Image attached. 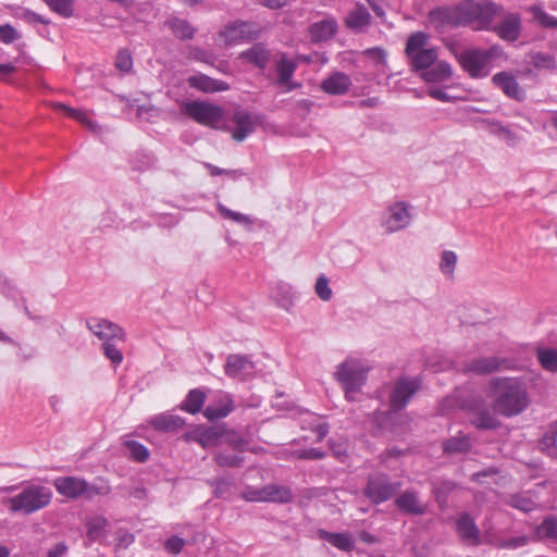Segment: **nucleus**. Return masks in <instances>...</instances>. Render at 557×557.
<instances>
[{"mask_svg":"<svg viewBox=\"0 0 557 557\" xmlns=\"http://www.w3.org/2000/svg\"><path fill=\"white\" fill-rule=\"evenodd\" d=\"M22 18L26 21L27 23H40L44 25H49L50 20L46 18L45 16L34 12L30 9H24L22 12Z\"/></svg>","mask_w":557,"mask_h":557,"instance_id":"62","label":"nucleus"},{"mask_svg":"<svg viewBox=\"0 0 557 557\" xmlns=\"http://www.w3.org/2000/svg\"><path fill=\"white\" fill-rule=\"evenodd\" d=\"M413 71H426L433 65L437 59V51L435 48H426L408 55Z\"/></svg>","mask_w":557,"mask_h":557,"instance_id":"33","label":"nucleus"},{"mask_svg":"<svg viewBox=\"0 0 557 557\" xmlns=\"http://www.w3.org/2000/svg\"><path fill=\"white\" fill-rule=\"evenodd\" d=\"M214 460L220 467L238 468L243 465L244 457L237 454L216 453Z\"/></svg>","mask_w":557,"mask_h":557,"instance_id":"48","label":"nucleus"},{"mask_svg":"<svg viewBox=\"0 0 557 557\" xmlns=\"http://www.w3.org/2000/svg\"><path fill=\"white\" fill-rule=\"evenodd\" d=\"M337 32L338 23L333 16L311 23L308 27L309 39L314 45L331 40Z\"/></svg>","mask_w":557,"mask_h":557,"instance_id":"18","label":"nucleus"},{"mask_svg":"<svg viewBox=\"0 0 557 557\" xmlns=\"http://www.w3.org/2000/svg\"><path fill=\"white\" fill-rule=\"evenodd\" d=\"M363 54L373 60L376 65H384L386 62V51L381 47L368 48L363 51Z\"/></svg>","mask_w":557,"mask_h":557,"instance_id":"60","label":"nucleus"},{"mask_svg":"<svg viewBox=\"0 0 557 557\" xmlns=\"http://www.w3.org/2000/svg\"><path fill=\"white\" fill-rule=\"evenodd\" d=\"M225 433L224 425L208 426L198 433V443L205 447H215L223 444Z\"/></svg>","mask_w":557,"mask_h":557,"instance_id":"31","label":"nucleus"},{"mask_svg":"<svg viewBox=\"0 0 557 557\" xmlns=\"http://www.w3.org/2000/svg\"><path fill=\"white\" fill-rule=\"evenodd\" d=\"M187 83L189 87L203 92H216L230 89V85L226 82L212 78L205 74L189 76Z\"/></svg>","mask_w":557,"mask_h":557,"instance_id":"26","label":"nucleus"},{"mask_svg":"<svg viewBox=\"0 0 557 557\" xmlns=\"http://www.w3.org/2000/svg\"><path fill=\"white\" fill-rule=\"evenodd\" d=\"M410 222V213L404 202H397L389 207V216L385 222L389 232L405 228Z\"/></svg>","mask_w":557,"mask_h":557,"instance_id":"29","label":"nucleus"},{"mask_svg":"<svg viewBox=\"0 0 557 557\" xmlns=\"http://www.w3.org/2000/svg\"><path fill=\"white\" fill-rule=\"evenodd\" d=\"M238 59L252 64L259 70H265L271 59V50L264 42H256L250 48L242 51Z\"/></svg>","mask_w":557,"mask_h":557,"instance_id":"21","label":"nucleus"},{"mask_svg":"<svg viewBox=\"0 0 557 557\" xmlns=\"http://www.w3.org/2000/svg\"><path fill=\"white\" fill-rule=\"evenodd\" d=\"M529 542H530V537L529 536L520 535V536H515V537H511V539L500 540L498 542V547L499 548H505V549H517V548H520V547H523V546L528 545Z\"/></svg>","mask_w":557,"mask_h":557,"instance_id":"53","label":"nucleus"},{"mask_svg":"<svg viewBox=\"0 0 557 557\" xmlns=\"http://www.w3.org/2000/svg\"><path fill=\"white\" fill-rule=\"evenodd\" d=\"M472 448V442L469 435H458L446 440L443 443V450L445 454H466Z\"/></svg>","mask_w":557,"mask_h":557,"instance_id":"34","label":"nucleus"},{"mask_svg":"<svg viewBox=\"0 0 557 557\" xmlns=\"http://www.w3.org/2000/svg\"><path fill=\"white\" fill-rule=\"evenodd\" d=\"M210 484L214 487V495L219 498H223L228 493L232 482L228 478L219 476L211 480Z\"/></svg>","mask_w":557,"mask_h":557,"instance_id":"54","label":"nucleus"},{"mask_svg":"<svg viewBox=\"0 0 557 557\" xmlns=\"http://www.w3.org/2000/svg\"><path fill=\"white\" fill-rule=\"evenodd\" d=\"M111 493L109 481L103 478H96L92 482L87 481L85 497L92 499L96 496H107Z\"/></svg>","mask_w":557,"mask_h":557,"instance_id":"42","label":"nucleus"},{"mask_svg":"<svg viewBox=\"0 0 557 557\" xmlns=\"http://www.w3.org/2000/svg\"><path fill=\"white\" fill-rule=\"evenodd\" d=\"M125 447L129 454V456L137 462H145L149 458L148 448L134 440H129L125 442Z\"/></svg>","mask_w":557,"mask_h":557,"instance_id":"46","label":"nucleus"},{"mask_svg":"<svg viewBox=\"0 0 557 557\" xmlns=\"http://www.w3.org/2000/svg\"><path fill=\"white\" fill-rule=\"evenodd\" d=\"M515 361L504 357H480L465 362L463 371L476 375H486L500 370L513 369Z\"/></svg>","mask_w":557,"mask_h":557,"instance_id":"11","label":"nucleus"},{"mask_svg":"<svg viewBox=\"0 0 557 557\" xmlns=\"http://www.w3.org/2000/svg\"><path fill=\"white\" fill-rule=\"evenodd\" d=\"M461 408L469 414L471 425L480 431H494L502 424L482 395L465 398Z\"/></svg>","mask_w":557,"mask_h":557,"instance_id":"4","label":"nucleus"},{"mask_svg":"<svg viewBox=\"0 0 557 557\" xmlns=\"http://www.w3.org/2000/svg\"><path fill=\"white\" fill-rule=\"evenodd\" d=\"M453 70L449 63L441 61L431 65L423 74L422 77L426 82L437 83L450 78Z\"/></svg>","mask_w":557,"mask_h":557,"instance_id":"35","label":"nucleus"},{"mask_svg":"<svg viewBox=\"0 0 557 557\" xmlns=\"http://www.w3.org/2000/svg\"><path fill=\"white\" fill-rule=\"evenodd\" d=\"M115 66L122 72H129L133 67V58L128 50L121 49L116 54Z\"/></svg>","mask_w":557,"mask_h":557,"instance_id":"55","label":"nucleus"},{"mask_svg":"<svg viewBox=\"0 0 557 557\" xmlns=\"http://www.w3.org/2000/svg\"><path fill=\"white\" fill-rule=\"evenodd\" d=\"M352 83L349 75L344 72H333L326 78H324L320 88L323 92L331 96H343L348 92Z\"/></svg>","mask_w":557,"mask_h":557,"instance_id":"22","label":"nucleus"},{"mask_svg":"<svg viewBox=\"0 0 557 557\" xmlns=\"http://www.w3.org/2000/svg\"><path fill=\"white\" fill-rule=\"evenodd\" d=\"M87 327L94 333L99 339L104 342L125 341V332L117 324L106 320L91 318L86 322Z\"/></svg>","mask_w":557,"mask_h":557,"instance_id":"14","label":"nucleus"},{"mask_svg":"<svg viewBox=\"0 0 557 557\" xmlns=\"http://www.w3.org/2000/svg\"><path fill=\"white\" fill-rule=\"evenodd\" d=\"M314 289L319 298L323 301H327L332 298V289L329 286V278L324 274H321L318 277Z\"/></svg>","mask_w":557,"mask_h":557,"instance_id":"51","label":"nucleus"},{"mask_svg":"<svg viewBox=\"0 0 557 557\" xmlns=\"http://www.w3.org/2000/svg\"><path fill=\"white\" fill-rule=\"evenodd\" d=\"M191 54L194 55V58L197 61H201V62H205V63H210L213 60L212 53H210L207 50H205L202 48H199V47L193 48L191 49Z\"/></svg>","mask_w":557,"mask_h":557,"instance_id":"64","label":"nucleus"},{"mask_svg":"<svg viewBox=\"0 0 557 557\" xmlns=\"http://www.w3.org/2000/svg\"><path fill=\"white\" fill-rule=\"evenodd\" d=\"M494 55V48L487 50L466 49L457 55V59L470 77L482 78L488 75V64Z\"/></svg>","mask_w":557,"mask_h":557,"instance_id":"8","label":"nucleus"},{"mask_svg":"<svg viewBox=\"0 0 557 557\" xmlns=\"http://www.w3.org/2000/svg\"><path fill=\"white\" fill-rule=\"evenodd\" d=\"M20 38V33L11 24L0 25V41L8 45Z\"/></svg>","mask_w":557,"mask_h":557,"instance_id":"57","label":"nucleus"},{"mask_svg":"<svg viewBox=\"0 0 557 557\" xmlns=\"http://www.w3.org/2000/svg\"><path fill=\"white\" fill-rule=\"evenodd\" d=\"M53 486L60 495L69 499H77L85 496L87 481L84 478L73 475L59 476L53 480Z\"/></svg>","mask_w":557,"mask_h":557,"instance_id":"16","label":"nucleus"},{"mask_svg":"<svg viewBox=\"0 0 557 557\" xmlns=\"http://www.w3.org/2000/svg\"><path fill=\"white\" fill-rule=\"evenodd\" d=\"M233 122L235 128L232 132V137L238 143L244 141L255 131V123L248 112H234Z\"/></svg>","mask_w":557,"mask_h":557,"instance_id":"30","label":"nucleus"},{"mask_svg":"<svg viewBox=\"0 0 557 557\" xmlns=\"http://www.w3.org/2000/svg\"><path fill=\"white\" fill-rule=\"evenodd\" d=\"M521 17L517 13L506 14L500 23L494 27V32L504 40L513 42L521 34Z\"/></svg>","mask_w":557,"mask_h":557,"instance_id":"23","label":"nucleus"},{"mask_svg":"<svg viewBox=\"0 0 557 557\" xmlns=\"http://www.w3.org/2000/svg\"><path fill=\"white\" fill-rule=\"evenodd\" d=\"M488 386L493 410L503 417H516L529 406L525 384L518 377H493Z\"/></svg>","mask_w":557,"mask_h":557,"instance_id":"2","label":"nucleus"},{"mask_svg":"<svg viewBox=\"0 0 557 557\" xmlns=\"http://www.w3.org/2000/svg\"><path fill=\"white\" fill-rule=\"evenodd\" d=\"M261 30L256 24L236 20L220 30V37L226 46H233L240 41L256 40L260 37Z\"/></svg>","mask_w":557,"mask_h":557,"instance_id":"10","label":"nucleus"},{"mask_svg":"<svg viewBox=\"0 0 557 557\" xmlns=\"http://www.w3.org/2000/svg\"><path fill=\"white\" fill-rule=\"evenodd\" d=\"M537 532L544 537L557 540V518L554 516L545 517L539 525Z\"/></svg>","mask_w":557,"mask_h":557,"instance_id":"50","label":"nucleus"},{"mask_svg":"<svg viewBox=\"0 0 557 557\" xmlns=\"http://www.w3.org/2000/svg\"><path fill=\"white\" fill-rule=\"evenodd\" d=\"M149 424L156 431L174 433L185 425V420L176 414L159 413L149 419Z\"/></svg>","mask_w":557,"mask_h":557,"instance_id":"27","label":"nucleus"},{"mask_svg":"<svg viewBox=\"0 0 557 557\" xmlns=\"http://www.w3.org/2000/svg\"><path fill=\"white\" fill-rule=\"evenodd\" d=\"M255 368L250 356L232 354L226 357L224 373L231 379L245 380L255 372Z\"/></svg>","mask_w":557,"mask_h":557,"instance_id":"15","label":"nucleus"},{"mask_svg":"<svg viewBox=\"0 0 557 557\" xmlns=\"http://www.w3.org/2000/svg\"><path fill=\"white\" fill-rule=\"evenodd\" d=\"M507 505L522 512H531L536 508L535 502L528 493L510 494L506 500Z\"/></svg>","mask_w":557,"mask_h":557,"instance_id":"39","label":"nucleus"},{"mask_svg":"<svg viewBox=\"0 0 557 557\" xmlns=\"http://www.w3.org/2000/svg\"><path fill=\"white\" fill-rule=\"evenodd\" d=\"M492 83L510 99L522 102L527 98L525 91L520 87L516 76L510 72L502 71L494 74Z\"/></svg>","mask_w":557,"mask_h":557,"instance_id":"17","label":"nucleus"},{"mask_svg":"<svg viewBox=\"0 0 557 557\" xmlns=\"http://www.w3.org/2000/svg\"><path fill=\"white\" fill-rule=\"evenodd\" d=\"M532 63L536 69H552L555 67V59L544 52H536L532 55Z\"/></svg>","mask_w":557,"mask_h":557,"instance_id":"56","label":"nucleus"},{"mask_svg":"<svg viewBox=\"0 0 557 557\" xmlns=\"http://www.w3.org/2000/svg\"><path fill=\"white\" fill-rule=\"evenodd\" d=\"M297 457L301 460H321L326 457V453L320 448L311 447L299 450Z\"/></svg>","mask_w":557,"mask_h":557,"instance_id":"61","label":"nucleus"},{"mask_svg":"<svg viewBox=\"0 0 557 557\" xmlns=\"http://www.w3.org/2000/svg\"><path fill=\"white\" fill-rule=\"evenodd\" d=\"M205 400L206 394L201 389H190L181 404V409L191 414L198 413L202 409Z\"/></svg>","mask_w":557,"mask_h":557,"instance_id":"37","label":"nucleus"},{"mask_svg":"<svg viewBox=\"0 0 557 557\" xmlns=\"http://www.w3.org/2000/svg\"><path fill=\"white\" fill-rule=\"evenodd\" d=\"M104 356L113 363L120 364L123 361V354L113 342H104L102 344Z\"/></svg>","mask_w":557,"mask_h":557,"instance_id":"52","label":"nucleus"},{"mask_svg":"<svg viewBox=\"0 0 557 557\" xmlns=\"http://www.w3.org/2000/svg\"><path fill=\"white\" fill-rule=\"evenodd\" d=\"M541 449L549 456L557 451V438L546 432L540 440Z\"/></svg>","mask_w":557,"mask_h":557,"instance_id":"58","label":"nucleus"},{"mask_svg":"<svg viewBox=\"0 0 557 557\" xmlns=\"http://www.w3.org/2000/svg\"><path fill=\"white\" fill-rule=\"evenodd\" d=\"M422 380L419 376L399 377L388 397L389 409L393 413L401 411L407 407L411 397L421 389Z\"/></svg>","mask_w":557,"mask_h":557,"instance_id":"9","label":"nucleus"},{"mask_svg":"<svg viewBox=\"0 0 557 557\" xmlns=\"http://www.w3.org/2000/svg\"><path fill=\"white\" fill-rule=\"evenodd\" d=\"M431 492L434 499L441 509H444L448 504V498L454 491L459 487V484L448 479H430Z\"/></svg>","mask_w":557,"mask_h":557,"instance_id":"25","label":"nucleus"},{"mask_svg":"<svg viewBox=\"0 0 557 557\" xmlns=\"http://www.w3.org/2000/svg\"><path fill=\"white\" fill-rule=\"evenodd\" d=\"M372 23V16L362 3H357L344 18V25L355 34L363 33Z\"/></svg>","mask_w":557,"mask_h":557,"instance_id":"20","label":"nucleus"},{"mask_svg":"<svg viewBox=\"0 0 557 557\" xmlns=\"http://www.w3.org/2000/svg\"><path fill=\"white\" fill-rule=\"evenodd\" d=\"M182 112L198 124L214 128L224 119L222 107L203 100L185 101L182 104Z\"/></svg>","mask_w":557,"mask_h":557,"instance_id":"7","label":"nucleus"},{"mask_svg":"<svg viewBox=\"0 0 557 557\" xmlns=\"http://www.w3.org/2000/svg\"><path fill=\"white\" fill-rule=\"evenodd\" d=\"M223 444H227L232 448H234L240 453H244L245 450L248 449L247 447L249 445V440L247 437H245L244 435L239 434L238 432L233 431V430H227L225 428Z\"/></svg>","mask_w":557,"mask_h":557,"instance_id":"43","label":"nucleus"},{"mask_svg":"<svg viewBox=\"0 0 557 557\" xmlns=\"http://www.w3.org/2000/svg\"><path fill=\"white\" fill-rule=\"evenodd\" d=\"M1 293L10 299H15L17 289L13 282L9 278H3V283L0 285Z\"/></svg>","mask_w":557,"mask_h":557,"instance_id":"63","label":"nucleus"},{"mask_svg":"<svg viewBox=\"0 0 557 557\" xmlns=\"http://www.w3.org/2000/svg\"><path fill=\"white\" fill-rule=\"evenodd\" d=\"M184 546H185L184 539H182L177 535H172L169 539H166V541L164 542V549L168 553H171L174 555L180 554L183 550Z\"/></svg>","mask_w":557,"mask_h":557,"instance_id":"59","label":"nucleus"},{"mask_svg":"<svg viewBox=\"0 0 557 557\" xmlns=\"http://www.w3.org/2000/svg\"><path fill=\"white\" fill-rule=\"evenodd\" d=\"M108 524V519L102 516L90 518L86 523L88 539L92 542L101 541L106 535Z\"/></svg>","mask_w":557,"mask_h":557,"instance_id":"38","label":"nucleus"},{"mask_svg":"<svg viewBox=\"0 0 557 557\" xmlns=\"http://www.w3.org/2000/svg\"><path fill=\"white\" fill-rule=\"evenodd\" d=\"M394 504L398 511L406 516H423L428 507L420 499V494L414 488H407L397 494Z\"/></svg>","mask_w":557,"mask_h":557,"instance_id":"12","label":"nucleus"},{"mask_svg":"<svg viewBox=\"0 0 557 557\" xmlns=\"http://www.w3.org/2000/svg\"><path fill=\"white\" fill-rule=\"evenodd\" d=\"M428 41V35L424 32H416L412 33L406 42V54L411 55L412 53L417 51L424 50V46Z\"/></svg>","mask_w":557,"mask_h":557,"instance_id":"44","label":"nucleus"},{"mask_svg":"<svg viewBox=\"0 0 557 557\" xmlns=\"http://www.w3.org/2000/svg\"><path fill=\"white\" fill-rule=\"evenodd\" d=\"M51 11L62 17H71L74 13V0H45Z\"/></svg>","mask_w":557,"mask_h":557,"instance_id":"45","label":"nucleus"},{"mask_svg":"<svg viewBox=\"0 0 557 557\" xmlns=\"http://www.w3.org/2000/svg\"><path fill=\"white\" fill-rule=\"evenodd\" d=\"M456 532L459 539L467 545L478 546L481 544V532L474 521V518L462 512L456 521Z\"/></svg>","mask_w":557,"mask_h":557,"instance_id":"19","label":"nucleus"},{"mask_svg":"<svg viewBox=\"0 0 557 557\" xmlns=\"http://www.w3.org/2000/svg\"><path fill=\"white\" fill-rule=\"evenodd\" d=\"M216 209L223 219L232 220L238 224H244V225L251 223V219L248 215L237 212V211H233L222 203H219Z\"/></svg>","mask_w":557,"mask_h":557,"instance_id":"49","label":"nucleus"},{"mask_svg":"<svg viewBox=\"0 0 557 557\" xmlns=\"http://www.w3.org/2000/svg\"><path fill=\"white\" fill-rule=\"evenodd\" d=\"M234 409L232 396L230 394H220L213 403H210L205 408L203 416L209 421H214L227 417Z\"/></svg>","mask_w":557,"mask_h":557,"instance_id":"24","label":"nucleus"},{"mask_svg":"<svg viewBox=\"0 0 557 557\" xmlns=\"http://www.w3.org/2000/svg\"><path fill=\"white\" fill-rule=\"evenodd\" d=\"M401 482L391 481L388 474H370L362 488V495L373 505H380L394 498L400 491Z\"/></svg>","mask_w":557,"mask_h":557,"instance_id":"6","label":"nucleus"},{"mask_svg":"<svg viewBox=\"0 0 557 557\" xmlns=\"http://www.w3.org/2000/svg\"><path fill=\"white\" fill-rule=\"evenodd\" d=\"M335 379L342 384L346 399L355 401V395L367 382L368 369L355 360H345L337 366Z\"/></svg>","mask_w":557,"mask_h":557,"instance_id":"5","label":"nucleus"},{"mask_svg":"<svg viewBox=\"0 0 557 557\" xmlns=\"http://www.w3.org/2000/svg\"><path fill=\"white\" fill-rule=\"evenodd\" d=\"M537 360L542 368L548 372H557V349L550 347L539 348Z\"/></svg>","mask_w":557,"mask_h":557,"instance_id":"40","label":"nucleus"},{"mask_svg":"<svg viewBox=\"0 0 557 557\" xmlns=\"http://www.w3.org/2000/svg\"><path fill=\"white\" fill-rule=\"evenodd\" d=\"M52 496L50 487L29 483L17 495L9 498V509L11 512L32 515L46 508L51 503Z\"/></svg>","mask_w":557,"mask_h":557,"instance_id":"3","label":"nucleus"},{"mask_svg":"<svg viewBox=\"0 0 557 557\" xmlns=\"http://www.w3.org/2000/svg\"><path fill=\"white\" fill-rule=\"evenodd\" d=\"M317 535L320 540H323L334 547L350 553L355 548V542L348 532H329L324 529H318Z\"/></svg>","mask_w":557,"mask_h":557,"instance_id":"28","label":"nucleus"},{"mask_svg":"<svg viewBox=\"0 0 557 557\" xmlns=\"http://www.w3.org/2000/svg\"><path fill=\"white\" fill-rule=\"evenodd\" d=\"M457 263V255L451 250H444L441 256L440 269L448 277L454 275Z\"/></svg>","mask_w":557,"mask_h":557,"instance_id":"47","label":"nucleus"},{"mask_svg":"<svg viewBox=\"0 0 557 557\" xmlns=\"http://www.w3.org/2000/svg\"><path fill=\"white\" fill-rule=\"evenodd\" d=\"M503 7L491 1L465 0L454 5H440L429 11V24L436 30L475 25L488 29Z\"/></svg>","mask_w":557,"mask_h":557,"instance_id":"1","label":"nucleus"},{"mask_svg":"<svg viewBox=\"0 0 557 557\" xmlns=\"http://www.w3.org/2000/svg\"><path fill=\"white\" fill-rule=\"evenodd\" d=\"M296 69L297 63L289 59L286 53H282L278 61L276 62L278 84L287 85L290 82Z\"/></svg>","mask_w":557,"mask_h":557,"instance_id":"36","label":"nucleus"},{"mask_svg":"<svg viewBox=\"0 0 557 557\" xmlns=\"http://www.w3.org/2000/svg\"><path fill=\"white\" fill-rule=\"evenodd\" d=\"M166 26L180 40H190L197 33V28L185 18L172 17L166 21Z\"/></svg>","mask_w":557,"mask_h":557,"instance_id":"32","label":"nucleus"},{"mask_svg":"<svg viewBox=\"0 0 557 557\" xmlns=\"http://www.w3.org/2000/svg\"><path fill=\"white\" fill-rule=\"evenodd\" d=\"M528 11L532 20L544 28H557V17L546 13L540 5H531Z\"/></svg>","mask_w":557,"mask_h":557,"instance_id":"41","label":"nucleus"},{"mask_svg":"<svg viewBox=\"0 0 557 557\" xmlns=\"http://www.w3.org/2000/svg\"><path fill=\"white\" fill-rule=\"evenodd\" d=\"M250 500L288 504L294 499L293 491L285 485L268 484L251 493Z\"/></svg>","mask_w":557,"mask_h":557,"instance_id":"13","label":"nucleus"}]
</instances>
